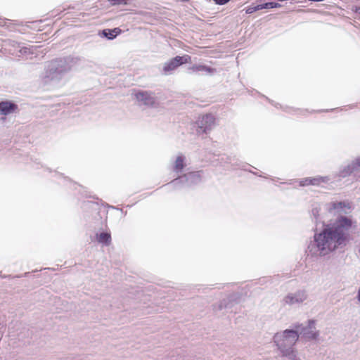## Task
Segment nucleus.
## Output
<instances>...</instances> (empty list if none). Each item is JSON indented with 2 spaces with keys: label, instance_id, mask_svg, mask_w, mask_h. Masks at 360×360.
<instances>
[{
  "label": "nucleus",
  "instance_id": "1",
  "mask_svg": "<svg viewBox=\"0 0 360 360\" xmlns=\"http://www.w3.org/2000/svg\"><path fill=\"white\" fill-rule=\"evenodd\" d=\"M353 222L351 219L340 217L326 226L322 231L315 233L306 250L307 257L317 259L326 256L345 245L348 238V231Z\"/></svg>",
  "mask_w": 360,
  "mask_h": 360
},
{
  "label": "nucleus",
  "instance_id": "2",
  "mask_svg": "<svg viewBox=\"0 0 360 360\" xmlns=\"http://www.w3.org/2000/svg\"><path fill=\"white\" fill-rule=\"evenodd\" d=\"M273 340L283 356L289 360H299L297 351L293 347L299 340V335L295 330L286 329L276 333Z\"/></svg>",
  "mask_w": 360,
  "mask_h": 360
},
{
  "label": "nucleus",
  "instance_id": "3",
  "mask_svg": "<svg viewBox=\"0 0 360 360\" xmlns=\"http://www.w3.org/2000/svg\"><path fill=\"white\" fill-rule=\"evenodd\" d=\"M75 64L76 59L72 57L53 60L47 66L46 77L51 81H58L65 73L71 70Z\"/></svg>",
  "mask_w": 360,
  "mask_h": 360
},
{
  "label": "nucleus",
  "instance_id": "4",
  "mask_svg": "<svg viewBox=\"0 0 360 360\" xmlns=\"http://www.w3.org/2000/svg\"><path fill=\"white\" fill-rule=\"evenodd\" d=\"M295 330L299 336L301 335L306 340H316L319 336V332L316 328V322L314 320H309L306 323L295 325Z\"/></svg>",
  "mask_w": 360,
  "mask_h": 360
},
{
  "label": "nucleus",
  "instance_id": "5",
  "mask_svg": "<svg viewBox=\"0 0 360 360\" xmlns=\"http://www.w3.org/2000/svg\"><path fill=\"white\" fill-rule=\"evenodd\" d=\"M201 179L202 176L200 172H193L181 176L179 178H176L172 181L169 184L174 188L191 186L200 183Z\"/></svg>",
  "mask_w": 360,
  "mask_h": 360
},
{
  "label": "nucleus",
  "instance_id": "6",
  "mask_svg": "<svg viewBox=\"0 0 360 360\" xmlns=\"http://www.w3.org/2000/svg\"><path fill=\"white\" fill-rule=\"evenodd\" d=\"M214 124L215 117L212 114H206L199 117L195 124L197 134L199 136L207 135L213 129Z\"/></svg>",
  "mask_w": 360,
  "mask_h": 360
},
{
  "label": "nucleus",
  "instance_id": "7",
  "mask_svg": "<svg viewBox=\"0 0 360 360\" xmlns=\"http://www.w3.org/2000/svg\"><path fill=\"white\" fill-rule=\"evenodd\" d=\"M308 297L307 292L305 290H298L295 292L288 293L282 300L283 305H300Z\"/></svg>",
  "mask_w": 360,
  "mask_h": 360
},
{
  "label": "nucleus",
  "instance_id": "8",
  "mask_svg": "<svg viewBox=\"0 0 360 360\" xmlns=\"http://www.w3.org/2000/svg\"><path fill=\"white\" fill-rule=\"evenodd\" d=\"M133 95L140 105L152 107L156 104L157 98L155 94L150 91H135Z\"/></svg>",
  "mask_w": 360,
  "mask_h": 360
},
{
  "label": "nucleus",
  "instance_id": "9",
  "mask_svg": "<svg viewBox=\"0 0 360 360\" xmlns=\"http://www.w3.org/2000/svg\"><path fill=\"white\" fill-rule=\"evenodd\" d=\"M9 45L12 47L9 49V52L14 56L20 57V56H28L31 54H33L34 51H36V46H26L20 43L15 42L14 41H11L8 42Z\"/></svg>",
  "mask_w": 360,
  "mask_h": 360
},
{
  "label": "nucleus",
  "instance_id": "10",
  "mask_svg": "<svg viewBox=\"0 0 360 360\" xmlns=\"http://www.w3.org/2000/svg\"><path fill=\"white\" fill-rule=\"evenodd\" d=\"M191 58L188 55H184L183 56H176L171 60L165 63L163 67V71L165 75H169L179 65L189 63L191 61Z\"/></svg>",
  "mask_w": 360,
  "mask_h": 360
},
{
  "label": "nucleus",
  "instance_id": "11",
  "mask_svg": "<svg viewBox=\"0 0 360 360\" xmlns=\"http://www.w3.org/2000/svg\"><path fill=\"white\" fill-rule=\"evenodd\" d=\"M17 108V105L12 102H0V115L3 116L1 117V120L4 121L6 120L5 117L15 112Z\"/></svg>",
  "mask_w": 360,
  "mask_h": 360
},
{
  "label": "nucleus",
  "instance_id": "12",
  "mask_svg": "<svg viewBox=\"0 0 360 360\" xmlns=\"http://www.w3.org/2000/svg\"><path fill=\"white\" fill-rule=\"evenodd\" d=\"M186 166V158L183 154H178L172 163V169L175 173H181Z\"/></svg>",
  "mask_w": 360,
  "mask_h": 360
},
{
  "label": "nucleus",
  "instance_id": "13",
  "mask_svg": "<svg viewBox=\"0 0 360 360\" xmlns=\"http://www.w3.org/2000/svg\"><path fill=\"white\" fill-rule=\"evenodd\" d=\"M189 70L192 72H203L205 75H212L216 72V70L205 65L195 64L192 65Z\"/></svg>",
  "mask_w": 360,
  "mask_h": 360
},
{
  "label": "nucleus",
  "instance_id": "14",
  "mask_svg": "<svg viewBox=\"0 0 360 360\" xmlns=\"http://www.w3.org/2000/svg\"><path fill=\"white\" fill-rule=\"evenodd\" d=\"M96 239L99 243L104 245H109L111 243V236L107 232L96 234Z\"/></svg>",
  "mask_w": 360,
  "mask_h": 360
},
{
  "label": "nucleus",
  "instance_id": "15",
  "mask_svg": "<svg viewBox=\"0 0 360 360\" xmlns=\"http://www.w3.org/2000/svg\"><path fill=\"white\" fill-rule=\"evenodd\" d=\"M121 30L120 28H115L113 30H104L103 31V35L108 39H115L120 33Z\"/></svg>",
  "mask_w": 360,
  "mask_h": 360
},
{
  "label": "nucleus",
  "instance_id": "16",
  "mask_svg": "<svg viewBox=\"0 0 360 360\" xmlns=\"http://www.w3.org/2000/svg\"><path fill=\"white\" fill-rule=\"evenodd\" d=\"M329 181H330V178L329 176H316V177H311V185L313 186H319L322 184L328 183Z\"/></svg>",
  "mask_w": 360,
  "mask_h": 360
},
{
  "label": "nucleus",
  "instance_id": "17",
  "mask_svg": "<svg viewBox=\"0 0 360 360\" xmlns=\"http://www.w3.org/2000/svg\"><path fill=\"white\" fill-rule=\"evenodd\" d=\"M355 173V171L352 168L350 164L347 165V166H345L342 168H340L338 176L340 177L344 178L346 176H349L350 174Z\"/></svg>",
  "mask_w": 360,
  "mask_h": 360
},
{
  "label": "nucleus",
  "instance_id": "18",
  "mask_svg": "<svg viewBox=\"0 0 360 360\" xmlns=\"http://www.w3.org/2000/svg\"><path fill=\"white\" fill-rule=\"evenodd\" d=\"M321 210V205L320 204L315 203L312 205L311 214L316 222L321 221V214L319 213Z\"/></svg>",
  "mask_w": 360,
  "mask_h": 360
},
{
  "label": "nucleus",
  "instance_id": "19",
  "mask_svg": "<svg viewBox=\"0 0 360 360\" xmlns=\"http://www.w3.org/2000/svg\"><path fill=\"white\" fill-rule=\"evenodd\" d=\"M326 209L329 212H332L333 210H338L342 207V202H331L327 205H325Z\"/></svg>",
  "mask_w": 360,
  "mask_h": 360
},
{
  "label": "nucleus",
  "instance_id": "20",
  "mask_svg": "<svg viewBox=\"0 0 360 360\" xmlns=\"http://www.w3.org/2000/svg\"><path fill=\"white\" fill-rule=\"evenodd\" d=\"M263 8L262 4H259L257 6H250L246 8V13L251 14L253 13L255 11H257L259 10H262Z\"/></svg>",
  "mask_w": 360,
  "mask_h": 360
},
{
  "label": "nucleus",
  "instance_id": "21",
  "mask_svg": "<svg viewBox=\"0 0 360 360\" xmlns=\"http://www.w3.org/2000/svg\"><path fill=\"white\" fill-rule=\"evenodd\" d=\"M351 166L355 171V172H358L360 168V156L354 158L350 163Z\"/></svg>",
  "mask_w": 360,
  "mask_h": 360
},
{
  "label": "nucleus",
  "instance_id": "22",
  "mask_svg": "<svg viewBox=\"0 0 360 360\" xmlns=\"http://www.w3.org/2000/svg\"><path fill=\"white\" fill-rule=\"evenodd\" d=\"M262 6H263L264 9L279 8L281 6V5L280 4L276 3V2L264 3V4H262Z\"/></svg>",
  "mask_w": 360,
  "mask_h": 360
},
{
  "label": "nucleus",
  "instance_id": "23",
  "mask_svg": "<svg viewBox=\"0 0 360 360\" xmlns=\"http://www.w3.org/2000/svg\"><path fill=\"white\" fill-rule=\"evenodd\" d=\"M299 185L300 186L311 185V177H307L299 180Z\"/></svg>",
  "mask_w": 360,
  "mask_h": 360
},
{
  "label": "nucleus",
  "instance_id": "24",
  "mask_svg": "<svg viewBox=\"0 0 360 360\" xmlns=\"http://www.w3.org/2000/svg\"><path fill=\"white\" fill-rule=\"evenodd\" d=\"M216 4L224 5L228 3L230 0H213Z\"/></svg>",
  "mask_w": 360,
  "mask_h": 360
},
{
  "label": "nucleus",
  "instance_id": "25",
  "mask_svg": "<svg viewBox=\"0 0 360 360\" xmlns=\"http://www.w3.org/2000/svg\"><path fill=\"white\" fill-rule=\"evenodd\" d=\"M358 252L360 254V239H359V245H358Z\"/></svg>",
  "mask_w": 360,
  "mask_h": 360
},
{
  "label": "nucleus",
  "instance_id": "26",
  "mask_svg": "<svg viewBox=\"0 0 360 360\" xmlns=\"http://www.w3.org/2000/svg\"><path fill=\"white\" fill-rule=\"evenodd\" d=\"M124 0H117L118 3L122 2Z\"/></svg>",
  "mask_w": 360,
  "mask_h": 360
},
{
  "label": "nucleus",
  "instance_id": "27",
  "mask_svg": "<svg viewBox=\"0 0 360 360\" xmlns=\"http://www.w3.org/2000/svg\"><path fill=\"white\" fill-rule=\"evenodd\" d=\"M359 14H360V8H359Z\"/></svg>",
  "mask_w": 360,
  "mask_h": 360
},
{
  "label": "nucleus",
  "instance_id": "28",
  "mask_svg": "<svg viewBox=\"0 0 360 360\" xmlns=\"http://www.w3.org/2000/svg\"><path fill=\"white\" fill-rule=\"evenodd\" d=\"M359 14H360V8H359Z\"/></svg>",
  "mask_w": 360,
  "mask_h": 360
},
{
  "label": "nucleus",
  "instance_id": "29",
  "mask_svg": "<svg viewBox=\"0 0 360 360\" xmlns=\"http://www.w3.org/2000/svg\"><path fill=\"white\" fill-rule=\"evenodd\" d=\"M358 179H360V176H359V177H358Z\"/></svg>",
  "mask_w": 360,
  "mask_h": 360
}]
</instances>
